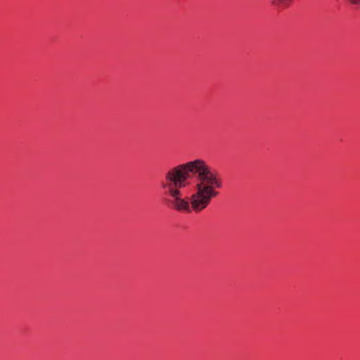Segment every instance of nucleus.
I'll use <instances>...</instances> for the list:
<instances>
[{
	"label": "nucleus",
	"instance_id": "obj_2",
	"mask_svg": "<svg viewBox=\"0 0 360 360\" xmlns=\"http://www.w3.org/2000/svg\"><path fill=\"white\" fill-rule=\"evenodd\" d=\"M292 1V0H273L272 4L278 8H286Z\"/></svg>",
	"mask_w": 360,
	"mask_h": 360
},
{
	"label": "nucleus",
	"instance_id": "obj_1",
	"mask_svg": "<svg viewBox=\"0 0 360 360\" xmlns=\"http://www.w3.org/2000/svg\"><path fill=\"white\" fill-rule=\"evenodd\" d=\"M161 187L175 210L198 213L218 195L221 181L205 160L195 159L169 169Z\"/></svg>",
	"mask_w": 360,
	"mask_h": 360
},
{
	"label": "nucleus",
	"instance_id": "obj_3",
	"mask_svg": "<svg viewBox=\"0 0 360 360\" xmlns=\"http://www.w3.org/2000/svg\"><path fill=\"white\" fill-rule=\"evenodd\" d=\"M350 5L360 7V0H345Z\"/></svg>",
	"mask_w": 360,
	"mask_h": 360
}]
</instances>
